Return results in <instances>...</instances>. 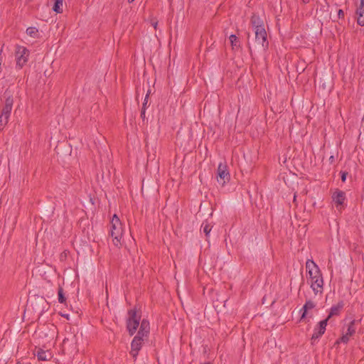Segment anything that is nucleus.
Listing matches in <instances>:
<instances>
[{"label": "nucleus", "instance_id": "nucleus-34", "mask_svg": "<svg viewBox=\"0 0 364 364\" xmlns=\"http://www.w3.org/2000/svg\"><path fill=\"white\" fill-rule=\"evenodd\" d=\"M330 159L331 161H333V159H334V157H333V156H331L330 157V159Z\"/></svg>", "mask_w": 364, "mask_h": 364}, {"label": "nucleus", "instance_id": "nucleus-37", "mask_svg": "<svg viewBox=\"0 0 364 364\" xmlns=\"http://www.w3.org/2000/svg\"><path fill=\"white\" fill-rule=\"evenodd\" d=\"M204 364H210V363H204Z\"/></svg>", "mask_w": 364, "mask_h": 364}, {"label": "nucleus", "instance_id": "nucleus-15", "mask_svg": "<svg viewBox=\"0 0 364 364\" xmlns=\"http://www.w3.org/2000/svg\"><path fill=\"white\" fill-rule=\"evenodd\" d=\"M344 303L343 301H339L336 305L333 306L331 309L328 316L325 319L328 323V321L334 316H338L340 314L341 309L343 308Z\"/></svg>", "mask_w": 364, "mask_h": 364}, {"label": "nucleus", "instance_id": "nucleus-2", "mask_svg": "<svg viewBox=\"0 0 364 364\" xmlns=\"http://www.w3.org/2000/svg\"><path fill=\"white\" fill-rule=\"evenodd\" d=\"M129 318L127 321V328L130 336L134 335L139 326L141 316L137 315L136 309L128 311Z\"/></svg>", "mask_w": 364, "mask_h": 364}, {"label": "nucleus", "instance_id": "nucleus-4", "mask_svg": "<svg viewBox=\"0 0 364 364\" xmlns=\"http://www.w3.org/2000/svg\"><path fill=\"white\" fill-rule=\"evenodd\" d=\"M28 55L29 50L26 48L22 46H18L17 48L16 51V65L20 68H22L28 61Z\"/></svg>", "mask_w": 364, "mask_h": 364}, {"label": "nucleus", "instance_id": "nucleus-12", "mask_svg": "<svg viewBox=\"0 0 364 364\" xmlns=\"http://www.w3.org/2000/svg\"><path fill=\"white\" fill-rule=\"evenodd\" d=\"M139 323L140 327L137 335L143 338H147L150 331L149 322L146 319H143Z\"/></svg>", "mask_w": 364, "mask_h": 364}, {"label": "nucleus", "instance_id": "nucleus-31", "mask_svg": "<svg viewBox=\"0 0 364 364\" xmlns=\"http://www.w3.org/2000/svg\"><path fill=\"white\" fill-rule=\"evenodd\" d=\"M149 93L148 92L146 95V97L144 98V102H146L148 101V98H149Z\"/></svg>", "mask_w": 364, "mask_h": 364}, {"label": "nucleus", "instance_id": "nucleus-10", "mask_svg": "<svg viewBox=\"0 0 364 364\" xmlns=\"http://www.w3.org/2000/svg\"><path fill=\"white\" fill-rule=\"evenodd\" d=\"M327 323L326 320L321 321L318 323V326L314 328V333L311 338L312 344L325 333Z\"/></svg>", "mask_w": 364, "mask_h": 364}, {"label": "nucleus", "instance_id": "nucleus-13", "mask_svg": "<svg viewBox=\"0 0 364 364\" xmlns=\"http://www.w3.org/2000/svg\"><path fill=\"white\" fill-rule=\"evenodd\" d=\"M34 355L37 356L38 360L46 361L50 360L52 358V354L49 350H44L41 348H38L34 351Z\"/></svg>", "mask_w": 364, "mask_h": 364}, {"label": "nucleus", "instance_id": "nucleus-23", "mask_svg": "<svg viewBox=\"0 0 364 364\" xmlns=\"http://www.w3.org/2000/svg\"><path fill=\"white\" fill-rule=\"evenodd\" d=\"M355 320H353L350 322L348 325L346 333H348V335H350V336L353 335L355 332Z\"/></svg>", "mask_w": 364, "mask_h": 364}, {"label": "nucleus", "instance_id": "nucleus-5", "mask_svg": "<svg viewBox=\"0 0 364 364\" xmlns=\"http://www.w3.org/2000/svg\"><path fill=\"white\" fill-rule=\"evenodd\" d=\"M306 269L309 273L311 281L322 275L318 265L311 259H308L306 262Z\"/></svg>", "mask_w": 364, "mask_h": 364}, {"label": "nucleus", "instance_id": "nucleus-29", "mask_svg": "<svg viewBox=\"0 0 364 364\" xmlns=\"http://www.w3.org/2000/svg\"><path fill=\"white\" fill-rule=\"evenodd\" d=\"M145 112L146 110L141 109V117L143 119V120L145 119Z\"/></svg>", "mask_w": 364, "mask_h": 364}, {"label": "nucleus", "instance_id": "nucleus-21", "mask_svg": "<svg viewBox=\"0 0 364 364\" xmlns=\"http://www.w3.org/2000/svg\"><path fill=\"white\" fill-rule=\"evenodd\" d=\"M201 229L203 230V232L205 236L208 237L209 233L211 231L212 226H210L207 222H205L202 223Z\"/></svg>", "mask_w": 364, "mask_h": 364}, {"label": "nucleus", "instance_id": "nucleus-6", "mask_svg": "<svg viewBox=\"0 0 364 364\" xmlns=\"http://www.w3.org/2000/svg\"><path fill=\"white\" fill-rule=\"evenodd\" d=\"M144 338L136 334L131 343L130 354L134 360L136 359L139 351L141 350Z\"/></svg>", "mask_w": 364, "mask_h": 364}, {"label": "nucleus", "instance_id": "nucleus-11", "mask_svg": "<svg viewBox=\"0 0 364 364\" xmlns=\"http://www.w3.org/2000/svg\"><path fill=\"white\" fill-rule=\"evenodd\" d=\"M311 287L315 294L318 293L321 294L323 292V279L322 275L317 277V278L311 281Z\"/></svg>", "mask_w": 364, "mask_h": 364}, {"label": "nucleus", "instance_id": "nucleus-28", "mask_svg": "<svg viewBox=\"0 0 364 364\" xmlns=\"http://www.w3.org/2000/svg\"><path fill=\"white\" fill-rule=\"evenodd\" d=\"M151 25L154 26L155 29L157 28L158 21L155 20H151Z\"/></svg>", "mask_w": 364, "mask_h": 364}, {"label": "nucleus", "instance_id": "nucleus-32", "mask_svg": "<svg viewBox=\"0 0 364 364\" xmlns=\"http://www.w3.org/2000/svg\"><path fill=\"white\" fill-rule=\"evenodd\" d=\"M304 4H308L310 0H301Z\"/></svg>", "mask_w": 364, "mask_h": 364}, {"label": "nucleus", "instance_id": "nucleus-7", "mask_svg": "<svg viewBox=\"0 0 364 364\" xmlns=\"http://www.w3.org/2000/svg\"><path fill=\"white\" fill-rule=\"evenodd\" d=\"M5 104L2 108L1 114L10 117V114L13 107L14 98L11 92L6 90L4 92Z\"/></svg>", "mask_w": 364, "mask_h": 364}, {"label": "nucleus", "instance_id": "nucleus-26", "mask_svg": "<svg viewBox=\"0 0 364 364\" xmlns=\"http://www.w3.org/2000/svg\"><path fill=\"white\" fill-rule=\"evenodd\" d=\"M341 181H342V182H345L346 180V177H347L348 173L346 171H341Z\"/></svg>", "mask_w": 364, "mask_h": 364}, {"label": "nucleus", "instance_id": "nucleus-30", "mask_svg": "<svg viewBox=\"0 0 364 364\" xmlns=\"http://www.w3.org/2000/svg\"><path fill=\"white\" fill-rule=\"evenodd\" d=\"M146 102H143V105H142V108H141V109H144V110H146Z\"/></svg>", "mask_w": 364, "mask_h": 364}, {"label": "nucleus", "instance_id": "nucleus-16", "mask_svg": "<svg viewBox=\"0 0 364 364\" xmlns=\"http://www.w3.org/2000/svg\"><path fill=\"white\" fill-rule=\"evenodd\" d=\"M251 24L255 28V31L257 28H264L262 19L258 15L255 14H253L251 17Z\"/></svg>", "mask_w": 364, "mask_h": 364}, {"label": "nucleus", "instance_id": "nucleus-24", "mask_svg": "<svg viewBox=\"0 0 364 364\" xmlns=\"http://www.w3.org/2000/svg\"><path fill=\"white\" fill-rule=\"evenodd\" d=\"M9 117L4 115L1 113L0 115V131L8 123Z\"/></svg>", "mask_w": 364, "mask_h": 364}, {"label": "nucleus", "instance_id": "nucleus-8", "mask_svg": "<svg viewBox=\"0 0 364 364\" xmlns=\"http://www.w3.org/2000/svg\"><path fill=\"white\" fill-rule=\"evenodd\" d=\"M255 41L262 48H267L269 43L267 40V34L264 28H257L255 31Z\"/></svg>", "mask_w": 364, "mask_h": 364}, {"label": "nucleus", "instance_id": "nucleus-20", "mask_svg": "<svg viewBox=\"0 0 364 364\" xmlns=\"http://www.w3.org/2000/svg\"><path fill=\"white\" fill-rule=\"evenodd\" d=\"M63 0H55V4L53 7V10L57 14L63 13Z\"/></svg>", "mask_w": 364, "mask_h": 364}, {"label": "nucleus", "instance_id": "nucleus-27", "mask_svg": "<svg viewBox=\"0 0 364 364\" xmlns=\"http://www.w3.org/2000/svg\"><path fill=\"white\" fill-rule=\"evenodd\" d=\"M338 17L339 18H344V11L342 9H339L338 11Z\"/></svg>", "mask_w": 364, "mask_h": 364}, {"label": "nucleus", "instance_id": "nucleus-3", "mask_svg": "<svg viewBox=\"0 0 364 364\" xmlns=\"http://www.w3.org/2000/svg\"><path fill=\"white\" fill-rule=\"evenodd\" d=\"M230 179V176L226 163H220L217 169L218 182L224 186Z\"/></svg>", "mask_w": 364, "mask_h": 364}, {"label": "nucleus", "instance_id": "nucleus-35", "mask_svg": "<svg viewBox=\"0 0 364 364\" xmlns=\"http://www.w3.org/2000/svg\"><path fill=\"white\" fill-rule=\"evenodd\" d=\"M63 316L65 317L67 319H68L69 317L68 314L63 315Z\"/></svg>", "mask_w": 364, "mask_h": 364}, {"label": "nucleus", "instance_id": "nucleus-9", "mask_svg": "<svg viewBox=\"0 0 364 364\" xmlns=\"http://www.w3.org/2000/svg\"><path fill=\"white\" fill-rule=\"evenodd\" d=\"M333 201L336 204V207L338 209L343 206L346 200V193L343 191L336 189L332 195Z\"/></svg>", "mask_w": 364, "mask_h": 364}, {"label": "nucleus", "instance_id": "nucleus-36", "mask_svg": "<svg viewBox=\"0 0 364 364\" xmlns=\"http://www.w3.org/2000/svg\"><path fill=\"white\" fill-rule=\"evenodd\" d=\"M128 1H129V2L131 3V2H133L134 0H128Z\"/></svg>", "mask_w": 364, "mask_h": 364}, {"label": "nucleus", "instance_id": "nucleus-1", "mask_svg": "<svg viewBox=\"0 0 364 364\" xmlns=\"http://www.w3.org/2000/svg\"><path fill=\"white\" fill-rule=\"evenodd\" d=\"M123 232L122 223L118 216L114 214L110 221V235L114 245L117 247L121 245Z\"/></svg>", "mask_w": 364, "mask_h": 364}, {"label": "nucleus", "instance_id": "nucleus-18", "mask_svg": "<svg viewBox=\"0 0 364 364\" xmlns=\"http://www.w3.org/2000/svg\"><path fill=\"white\" fill-rule=\"evenodd\" d=\"M26 33L28 36L32 37V38H38L39 32L37 28L36 27H28L26 29Z\"/></svg>", "mask_w": 364, "mask_h": 364}, {"label": "nucleus", "instance_id": "nucleus-25", "mask_svg": "<svg viewBox=\"0 0 364 364\" xmlns=\"http://www.w3.org/2000/svg\"><path fill=\"white\" fill-rule=\"evenodd\" d=\"M350 335H348V333H346L343 335L341 338L340 341L344 343H347L349 341Z\"/></svg>", "mask_w": 364, "mask_h": 364}, {"label": "nucleus", "instance_id": "nucleus-33", "mask_svg": "<svg viewBox=\"0 0 364 364\" xmlns=\"http://www.w3.org/2000/svg\"><path fill=\"white\" fill-rule=\"evenodd\" d=\"M296 194H294L293 202L294 203H296Z\"/></svg>", "mask_w": 364, "mask_h": 364}, {"label": "nucleus", "instance_id": "nucleus-19", "mask_svg": "<svg viewBox=\"0 0 364 364\" xmlns=\"http://www.w3.org/2000/svg\"><path fill=\"white\" fill-rule=\"evenodd\" d=\"M229 39H230L232 50H234L235 48H238L240 46V44L238 43L239 40L235 35H234V34L230 35L229 37Z\"/></svg>", "mask_w": 364, "mask_h": 364}, {"label": "nucleus", "instance_id": "nucleus-17", "mask_svg": "<svg viewBox=\"0 0 364 364\" xmlns=\"http://www.w3.org/2000/svg\"><path fill=\"white\" fill-rule=\"evenodd\" d=\"M315 306H316L315 304L312 301H311V300L306 301L305 304L304 305L302 309L301 310V311H303V312L301 316L300 320L301 321L303 320L306 316L308 310L314 309L315 307Z\"/></svg>", "mask_w": 364, "mask_h": 364}, {"label": "nucleus", "instance_id": "nucleus-14", "mask_svg": "<svg viewBox=\"0 0 364 364\" xmlns=\"http://www.w3.org/2000/svg\"><path fill=\"white\" fill-rule=\"evenodd\" d=\"M357 23L359 26H364V0H360V5L356 9Z\"/></svg>", "mask_w": 364, "mask_h": 364}, {"label": "nucleus", "instance_id": "nucleus-22", "mask_svg": "<svg viewBox=\"0 0 364 364\" xmlns=\"http://www.w3.org/2000/svg\"><path fill=\"white\" fill-rule=\"evenodd\" d=\"M58 301L60 304H64L66 301V298L63 293V289L61 287H58Z\"/></svg>", "mask_w": 364, "mask_h": 364}]
</instances>
